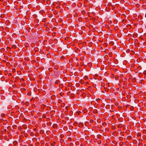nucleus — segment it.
I'll return each instance as SVG.
<instances>
[{"label": "nucleus", "mask_w": 146, "mask_h": 146, "mask_svg": "<svg viewBox=\"0 0 146 146\" xmlns=\"http://www.w3.org/2000/svg\"><path fill=\"white\" fill-rule=\"evenodd\" d=\"M77 124V122L76 121L74 123V125H76Z\"/></svg>", "instance_id": "obj_6"}, {"label": "nucleus", "mask_w": 146, "mask_h": 146, "mask_svg": "<svg viewBox=\"0 0 146 146\" xmlns=\"http://www.w3.org/2000/svg\"><path fill=\"white\" fill-rule=\"evenodd\" d=\"M104 124H106V123H104Z\"/></svg>", "instance_id": "obj_23"}, {"label": "nucleus", "mask_w": 146, "mask_h": 146, "mask_svg": "<svg viewBox=\"0 0 146 146\" xmlns=\"http://www.w3.org/2000/svg\"><path fill=\"white\" fill-rule=\"evenodd\" d=\"M60 83V81L59 80H57L55 81V83L56 84H58Z\"/></svg>", "instance_id": "obj_2"}, {"label": "nucleus", "mask_w": 146, "mask_h": 146, "mask_svg": "<svg viewBox=\"0 0 146 146\" xmlns=\"http://www.w3.org/2000/svg\"><path fill=\"white\" fill-rule=\"evenodd\" d=\"M55 145V143H54H54H53L52 144V145Z\"/></svg>", "instance_id": "obj_13"}, {"label": "nucleus", "mask_w": 146, "mask_h": 146, "mask_svg": "<svg viewBox=\"0 0 146 146\" xmlns=\"http://www.w3.org/2000/svg\"><path fill=\"white\" fill-rule=\"evenodd\" d=\"M71 140V138L70 137H69L68 138V140Z\"/></svg>", "instance_id": "obj_10"}, {"label": "nucleus", "mask_w": 146, "mask_h": 146, "mask_svg": "<svg viewBox=\"0 0 146 146\" xmlns=\"http://www.w3.org/2000/svg\"><path fill=\"white\" fill-rule=\"evenodd\" d=\"M46 18L43 19H42V21L43 22H46Z\"/></svg>", "instance_id": "obj_4"}, {"label": "nucleus", "mask_w": 146, "mask_h": 146, "mask_svg": "<svg viewBox=\"0 0 146 146\" xmlns=\"http://www.w3.org/2000/svg\"><path fill=\"white\" fill-rule=\"evenodd\" d=\"M15 69H13V71L14 72H15Z\"/></svg>", "instance_id": "obj_12"}, {"label": "nucleus", "mask_w": 146, "mask_h": 146, "mask_svg": "<svg viewBox=\"0 0 146 146\" xmlns=\"http://www.w3.org/2000/svg\"><path fill=\"white\" fill-rule=\"evenodd\" d=\"M82 13L83 14L85 13V11H83L82 12Z\"/></svg>", "instance_id": "obj_11"}, {"label": "nucleus", "mask_w": 146, "mask_h": 146, "mask_svg": "<svg viewBox=\"0 0 146 146\" xmlns=\"http://www.w3.org/2000/svg\"><path fill=\"white\" fill-rule=\"evenodd\" d=\"M28 94V95H31V94L30 93Z\"/></svg>", "instance_id": "obj_16"}, {"label": "nucleus", "mask_w": 146, "mask_h": 146, "mask_svg": "<svg viewBox=\"0 0 146 146\" xmlns=\"http://www.w3.org/2000/svg\"><path fill=\"white\" fill-rule=\"evenodd\" d=\"M86 84H88V82H86Z\"/></svg>", "instance_id": "obj_21"}, {"label": "nucleus", "mask_w": 146, "mask_h": 146, "mask_svg": "<svg viewBox=\"0 0 146 146\" xmlns=\"http://www.w3.org/2000/svg\"><path fill=\"white\" fill-rule=\"evenodd\" d=\"M33 99V98H31V101H32Z\"/></svg>", "instance_id": "obj_15"}, {"label": "nucleus", "mask_w": 146, "mask_h": 146, "mask_svg": "<svg viewBox=\"0 0 146 146\" xmlns=\"http://www.w3.org/2000/svg\"><path fill=\"white\" fill-rule=\"evenodd\" d=\"M54 126H56V124H54Z\"/></svg>", "instance_id": "obj_20"}, {"label": "nucleus", "mask_w": 146, "mask_h": 146, "mask_svg": "<svg viewBox=\"0 0 146 146\" xmlns=\"http://www.w3.org/2000/svg\"><path fill=\"white\" fill-rule=\"evenodd\" d=\"M141 135V134L140 133H137V136H140Z\"/></svg>", "instance_id": "obj_5"}, {"label": "nucleus", "mask_w": 146, "mask_h": 146, "mask_svg": "<svg viewBox=\"0 0 146 146\" xmlns=\"http://www.w3.org/2000/svg\"><path fill=\"white\" fill-rule=\"evenodd\" d=\"M7 120H5L4 121V123H5V122L7 123Z\"/></svg>", "instance_id": "obj_14"}, {"label": "nucleus", "mask_w": 146, "mask_h": 146, "mask_svg": "<svg viewBox=\"0 0 146 146\" xmlns=\"http://www.w3.org/2000/svg\"><path fill=\"white\" fill-rule=\"evenodd\" d=\"M82 145V146H83V145Z\"/></svg>", "instance_id": "obj_24"}, {"label": "nucleus", "mask_w": 146, "mask_h": 146, "mask_svg": "<svg viewBox=\"0 0 146 146\" xmlns=\"http://www.w3.org/2000/svg\"><path fill=\"white\" fill-rule=\"evenodd\" d=\"M79 82L82 84H83L85 83L84 81L82 80H80L79 81Z\"/></svg>", "instance_id": "obj_1"}, {"label": "nucleus", "mask_w": 146, "mask_h": 146, "mask_svg": "<svg viewBox=\"0 0 146 146\" xmlns=\"http://www.w3.org/2000/svg\"><path fill=\"white\" fill-rule=\"evenodd\" d=\"M84 79H85V80H86L88 79V77L87 76H86L84 77Z\"/></svg>", "instance_id": "obj_3"}, {"label": "nucleus", "mask_w": 146, "mask_h": 146, "mask_svg": "<svg viewBox=\"0 0 146 146\" xmlns=\"http://www.w3.org/2000/svg\"><path fill=\"white\" fill-rule=\"evenodd\" d=\"M88 95H89V96H91L90 94H89Z\"/></svg>", "instance_id": "obj_22"}, {"label": "nucleus", "mask_w": 146, "mask_h": 146, "mask_svg": "<svg viewBox=\"0 0 146 146\" xmlns=\"http://www.w3.org/2000/svg\"><path fill=\"white\" fill-rule=\"evenodd\" d=\"M131 136H128L127 137V138L129 139H131Z\"/></svg>", "instance_id": "obj_7"}, {"label": "nucleus", "mask_w": 146, "mask_h": 146, "mask_svg": "<svg viewBox=\"0 0 146 146\" xmlns=\"http://www.w3.org/2000/svg\"><path fill=\"white\" fill-rule=\"evenodd\" d=\"M7 49L8 50H11L10 48L9 47H7Z\"/></svg>", "instance_id": "obj_8"}, {"label": "nucleus", "mask_w": 146, "mask_h": 146, "mask_svg": "<svg viewBox=\"0 0 146 146\" xmlns=\"http://www.w3.org/2000/svg\"><path fill=\"white\" fill-rule=\"evenodd\" d=\"M139 141L140 142H142V140L141 139H140L139 140Z\"/></svg>", "instance_id": "obj_9"}, {"label": "nucleus", "mask_w": 146, "mask_h": 146, "mask_svg": "<svg viewBox=\"0 0 146 146\" xmlns=\"http://www.w3.org/2000/svg\"><path fill=\"white\" fill-rule=\"evenodd\" d=\"M36 130V129H34V131H35Z\"/></svg>", "instance_id": "obj_19"}, {"label": "nucleus", "mask_w": 146, "mask_h": 146, "mask_svg": "<svg viewBox=\"0 0 146 146\" xmlns=\"http://www.w3.org/2000/svg\"><path fill=\"white\" fill-rule=\"evenodd\" d=\"M60 95L62 96V93H60Z\"/></svg>", "instance_id": "obj_17"}, {"label": "nucleus", "mask_w": 146, "mask_h": 146, "mask_svg": "<svg viewBox=\"0 0 146 146\" xmlns=\"http://www.w3.org/2000/svg\"><path fill=\"white\" fill-rule=\"evenodd\" d=\"M1 71L0 70V75L1 74Z\"/></svg>", "instance_id": "obj_18"}]
</instances>
